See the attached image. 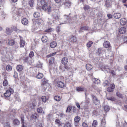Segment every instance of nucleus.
<instances>
[{"instance_id":"nucleus-1","label":"nucleus","mask_w":127,"mask_h":127,"mask_svg":"<svg viewBox=\"0 0 127 127\" xmlns=\"http://www.w3.org/2000/svg\"><path fill=\"white\" fill-rule=\"evenodd\" d=\"M40 3L42 5V8L43 10L47 11L48 13L51 12V7L49 5H48L44 0H41Z\"/></svg>"},{"instance_id":"nucleus-2","label":"nucleus","mask_w":127,"mask_h":127,"mask_svg":"<svg viewBox=\"0 0 127 127\" xmlns=\"http://www.w3.org/2000/svg\"><path fill=\"white\" fill-rule=\"evenodd\" d=\"M91 96L92 97V101L94 104L96 105L99 103V100L97 99L95 96L93 95L92 94Z\"/></svg>"},{"instance_id":"nucleus-3","label":"nucleus","mask_w":127,"mask_h":127,"mask_svg":"<svg viewBox=\"0 0 127 127\" xmlns=\"http://www.w3.org/2000/svg\"><path fill=\"white\" fill-rule=\"evenodd\" d=\"M62 22L60 23V25L62 24H65L68 23V16L65 15H64L63 18L62 19Z\"/></svg>"},{"instance_id":"nucleus-4","label":"nucleus","mask_w":127,"mask_h":127,"mask_svg":"<svg viewBox=\"0 0 127 127\" xmlns=\"http://www.w3.org/2000/svg\"><path fill=\"white\" fill-rule=\"evenodd\" d=\"M90 29L87 26L82 27L80 28L79 31V33H81L83 32L84 31H88Z\"/></svg>"},{"instance_id":"nucleus-5","label":"nucleus","mask_w":127,"mask_h":127,"mask_svg":"<svg viewBox=\"0 0 127 127\" xmlns=\"http://www.w3.org/2000/svg\"><path fill=\"white\" fill-rule=\"evenodd\" d=\"M69 40V41L73 43L77 41V39L76 37L75 36H74L73 35H71Z\"/></svg>"},{"instance_id":"nucleus-6","label":"nucleus","mask_w":127,"mask_h":127,"mask_svg":"<svg viewBox=\"0 0 127 127\" xmlns=\"http://www.w3.org/2000/svg\"><path fill=\"white\" fill-rule=\"evenodd\" d=\"M103 46L105 48H109L111 47L110 42L108 41H105L104 42Z\"/></svg>"},{"instance_id":"nucleus-7","label":"nucleus","mask_w":127,"mask_h":127,"mask_svg":"<svg viewBox=\"0 0 127 127\" xmlns=\"http://www.w3.org/2000/svg\"><path fill=\"white\" fill-rule=\"evenodd\" d=\"M68 61V58L66 57L63 58L61 60V63L64 64L65 65L67 64Z\"/></svg>"},{"instance_id":"nucleus-8","label":"nucleus","mask_w":127,"mask_h":127,"mask_svg":"<svg viewBox=\"0 0 127 127\" xmlns=\"http://www.w3.org/2000/svg\"><path fill=\"white\" fill-rule=\"evenodd\" d=\"M57 85L58 87L60 88H63L64 86V84L62 81H58L57 82Z\"/></svg>"},{"instance_id":"nucleus-9","label":"nucleus","mask_w":127,"mask_h":127,"mask_svg":"<svg viewBox=\"0 0 127 127\" xmlns=\"http://www.w3.org/2000/svg\"><path fill=\"white\" fill-rule=\"evenodd\" d=\"M119 32L120 33L123 34L125 33L126 31V28L124 27L121 28L119 29Z\"/></svg>"},{"instance_id":"nucleus-10","label":"nucleus","mask_w":127,"mask_h":127,"mask_svg":"<svg viewBox=\"0 0 127 127\" xmlns=\"http://www.w3.org/2000/svg\"><path fill=\"white\" fill-rule=\"evenodd\" d=\"M57 45V43L56 41H53L50 44V47L52 48H54L56 47Z\"/></svg>"},{"instance_id":"nucleus-11","label":"nucleus","mask_w":127,"mask_h":127,"mask_svg":"<svg viewBox=\"0 0 127 127\" xmlns=\"http://www.w3.org/2000/svg\"><path fill=\"white\" fill-rule=\"evenodd\" d=\"M11 92L7 90L6 92L3 95L4 96H5L6 98L7 97H9L11 95Z\"/></svg>"},{"instance_id":"nucleus-12","label":"nucleus","mask_w":127,"mask_h":127,"mask_svg":"<svg viewBox=\"0 0 127 127\" xmlns=\"http://www.w3.org/2000/svg\"><path fill=\"white\" fill-rule=\"evenodd\" d=\"M68 16V22H70L72 20H75V19H76V15L74 16V19H73V17H71L70 16Z\"/></svg>"},{"instance_id":"nucleus-13","label":"nucleus","mask_w":127,"mask_h":127,"mask_svg":"<svg viewBox=\"0 0 127 127\" xmlns=\"http://www.w3.org/2000/svg\"><path fill=\"white\" fill-rule=\"evenodd\" d=\"M44 21L43 20L41 19H36L35 22L38 25H40L43 23Z\"/></svg>"},{"instance_id":"nucleus-14","label":"nucleus","mask_w":127,"mask_h":127,"mask_svg":"<svg viewBox=\"0 0 127 127\" xmlns=\"http://www.w3.org/2000/svg\"><path fill=\"white\" fill-rule=\"evenodd\" d=\"M22 23L24 25H26L28 23V20L26 18H23L22 20Z\"/></svg>"},{"instance_id":"nucleus-15","label":"nucleus","mask_w":127,"mask_h":127,"mask_svg":"<svg viewBox=\"0 0 127 127\" xmlns=\"http://www.w3.org/2000/svg\"><path fill=\"white\" fill-rule=\"evenodd\" d=\"M15 43V42L14 40L11 39L9 40L8 44L10 46H13L14 45Z\"/></svg>"},{"instance_id":"nucleus-16","label":"nucleus","mask_w":127,"mask_h":127,"mask_svg":"<svg viewBox=\"0 0 127 127\" xmlns=\"http://www.w3.org/2000/svg\"><path fill=\"white\" fill-rule=\"evenodd\" d=\"M76 90L78 92H82L84 91L85 89L84 88L81 87H79L76 88Z\"/></svg>"},{"instance_id":"nucleus-17","label":"nucleus","mask_w":127,"mask_h":127,"mask_svg":"<svg viewBox=\"0 0 127 127\" xmlns=\"http://www.w3.org/2000/svg\"><path fill=\"white\" fill-rule=\"evenodd\" d=\"M16 68L18 71H21L23 70V66L21 65H19L17 66Z\"/></svg>"},{"instance_id":"nucleus-18","label":"nucleus","mask_w":127,"mask_h":127,"mask_svg":"<svg viewBox=\"0 0 127 127\" xmlns=\"http://www.w3.org/2000/svg\"><path fill=\"white\" fill-rule=\"evenodd\" d=\"M126 20L125 18H123L121 19L120 21V24L122 25H125L126 23Z\"/></svg>"},{"instance_id":"nucleus-19","label":"nucleus","mask_w":127,"mask_h":127,"mask_svg":"<svg viewBox=\"0 0 127 127\" xmlns=\"http://www.w3.org/2000/svg\"><path fill=\"white\" fill-rule=\"evenodd\" d=\"M121 14L119 13H115L114 15V17L116 19H119L121 17Z\"/></svg>"},{"instance_id":"nucleus-20","label":"nucleus","mask_w":127,"mask_h":127,"mask_svg":"<svg viewBox=\"0 0 127 127\" xmlns=\"http://www.w3.org/2000/svg\"><path fill=\"white\" fill-rule=\"evenodd\" d=\"M64 3L66 7L69 8L71 7V2L69 1H68L65 2L64 1V3Z\"/></svg>"},{"instance_id":"nucleus-21","label":"nucleus","mask_w":127,"mask_h":127,"mask_svg":"<svg viewBox=\"0 0 127 127\" xmlns=\"http://www.w3.org/2000/svg\"><path fill=\"white\" fill-rule=\"evenodd\" d=\"M41 40L43 43H46L47 42L48 38L46 36H43L42 37Z\"/></svg>"},{"instance_id":"nucleus-22","label":"nucleus","mask_w":127,"mask_h":127,"mask_svg":"<svg viewBox=\"0 0 127 127\" xmlns=\"http://www.w3.org/2000/svg\"><path fill=\"white\" fill-rule=\"evenodd\" d=\"M52 16L53 18L55 19V20H58V14L56 12H54L52 14Z\"/></svg>"},{"instance_id":"nucleus-23","label":"nucleus","mask_w":127,"mask_h":127,"mask_svg":"<svg viewBox=\"0 0 127 127\" xmlns=\"http://www.w3.org/2000/svg\"><path fill=\"white\" fill-rule=\"evenodd\" d=\"M86 68L87 70H90L92 69V66L90 64H88L86 65Z\"/></svg>"},{"instance_id":"nucleus-24","label":"nucleus","mask_w":127,"mask_h":127,"mask_svg":"<svg viewBox=\"0 0 127 127\" xmlns=\"http://www.w3.org/2000/svg\"><path fill=\"white\" fill-rule=\"evenodd\" d=\"M43 76V73H39L37 75L36 77L37 79H40L42 78Z\"/></svg>"},{"instance_id":"nucleus-25","label":"nucleus","mask_w":127,"mask_h":127,"mask_svg":"<svg viewBox=\"0 0 127 127\" xmlns=\"http://www.w3.org/2000/svg\"><path fill=\"white\" fill-rule=\"evenodd\" d=\"M98 124L96 120H94L93 121L92 124V126L93 127H96Z\"/></svg>"},{"instance_id":"nucleus-26","label":"nucleus","mask_w":127,"mask_h":127,"mask_svg":"<svg viewBox=\"0 0 127 127\" xmlns=\"http://www.w3.org/2000/svg\"><path fill=\"white\" fill-rule=\"evenodd\" d=\"M8 84V81L7 79H4L3 83V86H6Z\"/></svg>"},{"instance_id":"nucleus-27","label":"nucleus","mask_w":127,"mask_h":127,"mask_svg":"<svg viewBox=\"0 0 127 127\" xmlns=\"http://www.w3.org/2000/svg\"><path fill=\"white\" fill-rule=\"evenodd\" d=\"M40 14L38 12H35L33 14V16L35 18H37L40 16Z\"/></svg>"},{"instance_id":"nucleus-28","label":"nucleus","mask_w":127,"mask_h":127,"mask_svg":"<svg viewBox=\"0 0 127 127\" xmlns=\"http://www.w3.org/2000/svg\"><path fill=\"white\" fill-rule=\"evenodd\" d=\"M28 106L29 107H30L31 109L33 108L35 106V105L34 103H30L28 104Z\"/></svg>"},{"instance_id":"nucleus-29","label":"nucleus","mask_w":127,"mask_h":127,"mask_svg":"<svg viewBox=\"0 0 127 127\" xmlns=\"http://www.w3.org/2000/svg\"><path fill=\"white\" fill-rule=\"evenodd\" d=\"M6 34L8 35H10L11 32V30L8 28H7L6 29Z\"/></svg>"},{"instance_id":"nucleus-30","label":"nucleus","mask_w":127,"mask_h":127,"mask_svg":"<svg viewBox=\"0 0 127 127\" xmlns=\"http://www.w3.org/2000/svg\"><path fill=\"white\" fill-rule=\"evenodd\" d=\"M106 98L108 100H110L112 101H114L116 100L115 98L113 96L107 97Z\"/></svg>"},{"instance_id":"nucleus-31","label":"nucleus","mask_w":127,"mask_h":127,"mask_svg":"<svg viewBox=\"0 0 127 127\" xmlns=\"http://www.w3.org/2000/svg\"><path fill=\"white\" fill-rule=\"evenodd\" d=\"M103 68L104 69V70L105 71H106L107 72H108V71L110 70L109 67L106 65L104 66L103 67Z\"/></svg>"},{"instance_id":"nucleus-32","label":"nucleus","mask_w":127,"mask_h":127,"mask_svg":"<svg viewBox=\"0 0 127 127\" xmlns=\"http://www.w3.org/2000/svg\"><path fill=\"white\" fill-rule=\"evenodd\" d=\"M54 62V59L53 57L50 58L49 60V64L50 65L53 64Z\"/></svg>"},{"instance_id":"nucleus-33","label":"nucleus","mask_w":127,"mask_h":127,"mask_svg":"<svg viewBox=\"0 0 127 127\" xmlns=\"http://www.w3.org/2000/svg\"><path fill=\"white\" fill-rule=\"evenodd\" d=\"M25 42L22 39H20V45L21 47H23L25 45Z\"/></svg>"},{"instance_id":"nucleus-34","label":"nucleus","mask_w":127,"mask_h":127,"mask_svg":"<svg viewBox=\"0 0 127 127\" xmlns=\"http://www.w3.org/2000/svg\"><path fill=\"white\" fill-rule=\"evenodd\" d=\"M54 99L57 101H59L60 100L61 98L58 95H56L54 97Z\"/></svg>"},{"instance_id":"nucleus-35","label":"nucleus","mask_w":127,"mask_h":127,"mask_svg":"<svg viewBox=\"0 0 127 127\" xmlns=\"http://www.w3.org/2000/svg\"><path fill=\"white\" fill-rule=\"evenodd\" d=\"M6 68V70L8 71H11L12 69L11 66L9 65H8L7 66Z\"/></svg>"},{"instance_id":"nucleus-36","label":"nucleus","mask_w":127,"mask_h":127,"mask_svg":"<svg viewBox=\"0 0 127 127\" xmlns=\"http://www.w3.org/2000/svg\"><path fill=\"white\" fill-rule=\"evenodd\" d=\"M29 4L30 6L32 7H33L34 4V1L33 0H30L29 2Z\"/></svg>"},{"instance_id":"nucleus-37","label":"nucleus","mask_w":127,"mask_h":127,"mask_svg":"<svg viewBox=\"0 0 127 127\" xmlns=\"http://www.w3.org/2000/svg\"><path fill=\"white\" fill-rule=\"evenodd\" d=\"M13 123L15 125H18L20 124V122L17 119H14V120Z\"/></svg>"},{"instance_id":"nucleus-38","label":"nucleus","mask_w":127,"mask_h":127,"mask_svg":"<svg viewBox=\"0 0 127 127\" xmlns=\"http://www.w3.org/2000/svg\"><path fill=\"white\" fill-rule=\"evenodd\" d=\"M93 43V42L91 41H90L87 43V46L88 47H90L91 46Z\"/></svg>"},{"instance_id":"nucleus-39","label":"nucleus","mask_w":127,"mask_h":127,"mask_svg":"<svg viewBox=\"0 0 127 127\" xmlns=\"http://www.w3.org/2000/svg\"><path fill=\"white\" fill-rule=\"evenodd\" d=\"M80 120V118L79 117H76L74 119V120L76 123H77Z\"/></svg>"},{"instance_id":"nucleus-40","label":"nucleus","mask_w":127,"mask_h":127,"mask_svg":"<svg viewBox=\"0 0 127 127\" xmlns=\"http://www.w3.org/2000/svg\"><path fill=\"white\" fill-rule=\"evenodd\" d=\"M102 126L103 127L106 124V121L105 119L104 118L102 119L101 121V124Z\"/></svg>"},{"instance_id":"nucleus-41","label":"nucleus","mask_w":127,"mask_h":127,"mask_svg":"<svg viewBox=\"0 0 127 127\" xmlns=\"http://www.w3.org/2000/svg\"><path fill=\"white\" fill-rule=\"evenodd\" d=\"M90 8V7L87 5H84V9L85 11H86L89 9Z\"/></svg>"},{"instance_id":"nucleus-42","label":"nucleus","mask_w":127,"mask_h":127,"mask_svg":"<svg viewBox=\"0 0 127 127\" xmlns=\"http://www.w3.org/2000/svg\"><path fill=\"white\" fill-rule=\"evenodd\" d=\"M94 82L96 84H98L100 83V80H99L98 79H94Z\"/></svg>"},{"instance_id":"nucleus-43","label":"nucleus","mask_w":127,"mask_h":127,"mask_svg":"<svg viewBox=\"0 0 127 127\" xmlns=\"http://www.w3.org/2000/svg\"><path fill=\"white\" fill-rule=\"evenodd\" d=\"M42 84L44 85L47 83V81L45 78H43L41 80Z\"/></svg>"},{"instance_id":"nucleus-44","label":"nucleus","mask_w":127,"mask_h":127,"mask_svg":"<svg viewBox=\"0 0 127 127\" xmlns=\"http://www.w3.org/2000/svg\"><path fill=\"white\" fill-rule=\"evenodd\" d=\"M104 6L107 8H109L110 6V4L109 2L108 1H106L104 5Z\"/></svg>"},{"instance_id":"nucleus-45","label":"nucleus","mask_w":127,"mask_h":127,"mask_svg":"<svg viewBox=\"0 0 127 127\" xmlns=\"http://www.w3.org/2000/svg\"><path fill=\"white\" fill-rule=\"evenodd\" d=\"M118 97L121 98L123 97L122 95L120 94V93L118 92H117L116 93Z\"/></svg>"},{"instance_id":"nucleus-46","label":"nucleus","mask_w":127,"mask_h":127,"mask_svg":"<svg viewBox=\"0 0 127 127\" xmlns=\"http://www.w3.org/2000/svg\"><path fill=\"white\" fill-rule=\"evenodd\" d=\"M37 112L39 113H41L42 112L43 109L42 108L40 107L37 108Z\"/></svg>"},{"instance_id":"nucleus-47","label":"nucleus","mask_w":127,"mask_h":127,"mask_svg":"<svg viewBox=\"0 0 127 127\" xmlns=\"http://www.w3.org/2000/svg\"><path fill=\"white\" fill-rule=\"evenodd\" d=\"M55 2L57 3H59L61 2L62 3H64V0H54Z\"/></svg>"},{"instance_id":"nucleus-48","label":"nucleus","mask_w":127,"mask_h":127,"mask_svg":"<svg viewBox=\"0 0 127 127\" xmlns=\"http://www.w3.org/2000/svg\"><path fill=\"white\" fill-rule=\"evenodd\" d=\"M72 109V107L71 106H68L66 111V112H70L71 110Z\"/></svg>"},{"instance_id":"nucleus-49","label":"nucleus","mask_w":127,"mask_h":127,"mask_svg":"<svg viewBox=\"0 0 127 127\" xmlns=\"http://www.w3.org/2000/svg\"><path fill=\"white\" fill-rule=\"evenodd\" d=\"M56 53V52H54L53 53L50 54L48 55L47 56V57L48 58H49L50 57L53 56L55 55Z\"/></svg>"},{"instance_id":"nucleus-50","label":"nucleus","mask_w":127,"mask_h":127,"mask_svg":"<svg viewBox=\"0 0 127 127\" xmlns=\"http://www.w3.org/2000/svg\"><path fill=\"white\" fill-rule=\"evenodd\" d=\"M104 110L105 112H107L109 110V108L108 106H106L104 107Z\"/></svg>"},{"instance_id":"nucleus-51","label":"nucleus","mask_w":127,"mask_h":127,"mask_svg":"<svg viewBox=\"0 0 127 127\" xmlns=\"http://www.w3.org/2000/svg\"><path fill=\"white\" fill-rule=\"evenodd\" d=\"M110 88L112 90H113L114 91L115 88V85L114 84H111L110 85Z\"/></svg>"},{"instance_id":"nucleus-52","label":"nucleus","mask_w":127,"mask_h":127,"mask_svg":"<svg viewBox=\"0 0 127 127\" xmlns=\"http://www.w3.org/2000/svg\"><path fill=\"white\" fill-rule=\"evenodd\" d=\"M41 99L42 101L44 102H45L46 100V96H43L41 97Z\"/></svg>"},{"instance_id":"nucleus-53","label":"nucleus","mask_w":127,"mask_h":127,"mask_svg":"<svg viewBox=\"0 0 127 127\" xmlns=\"http://www.w3.org/2000/svg\"><path fill=\"white\" fill-rule=\"evenodd\" d=\"M110 73L113 76H114L116 75V73L113 70H111L110 71Z\"/></svg>"},{"instance_id":"nucleus-54","label":"nucleus","mask_w":127,"mask_h":127,"mask_svg":"<svg viewBox=\"0 0 127 127\" xmlns=\"http://www.w3.org/2000/svg\"><path fill=\"white\" fill-rule=\"evenodd\" d=\"M90 101L89 100V99H87L86 100V101L85 102V103L87 105H88L90 103Z\"/></svg>"},{"instance_id":"nucleus-55","label":"nucleus","mask_w":127,"mask_h":127,"mask_svg":"<svg viewBox=\"0 0 127 127\" xmlns=\"http://www.w3.org/2000/svg\"><path fill=\"white\" fill-rule=\"evenodd\" d=\"M67 127H71V123L68 122H67L65 125Z\"/></svg>"},{"instance_id":"nucleus-56","label":"nucleus","mask_w":127,"mask_h":127,"mask_svg":"<svg viewBox=\"0 0 127 127\" xmlns=\"http://www.w3.org/2000/svg\"><path fill=\"white\" fill-rule=\"evenodd\" d=\"M34 56L33 52L32 51H31L30 52L29 54V57L31 58L32 57Z\"/></svg>"},{"instance_id":"nucleus-57","label":"nucleus","mask_w":127,"mask_h":127,"mask_svg":"<svg viewBox=\"0 0 127 127\" xmlns=\"http://www.w3.org/2000/svg\"><path fill=\"white\" fill-rule=\"evenodd\" d=\"M11 28L13 30L15 31H17L18 30V29H17L15 26H13L12 27H11Z\"/></svg>"},{"instance_id":"nucleus-58","label":"nucleus","mask_w":127,"mask_h":127,"mask_svg":"<svg viewBox=\"0 0 127 127\" xmlns=\"http://www.w3.org/2000/svg\"><path fill=\"white\" fill-rule=\"evenodd\" d=\"M104 85L105 86L106 85H109L108 81L107 80H105L103 83Z\"/></svg>"},{"instance_id":"nucleus-59","label":"nucleus","mask_w":127,"mask_h":127,"mask_svg":"<svg viewBox=\"0 0 127 127\" xmlns=\"http://www.w3.org/2000/svg\"><path fill=\"white\" fill-rule=\"evenodd\" d=\"M59 116L63 118L65 116V114H63V113H60V115H59Z\"/></svg>"},{"instance_id":"nucleus-60","label":"nucleus","mask_w":127,"mask_h":127,"mask_svg":"<svg viewBox=\"0 0 127 127\" xmlns=\"http://www.w3.org/2000/svg\"><path fill=\"white\" fill-rule=\"evenodd\" d=\"M21 121L22 124H25V123L24 122V117L23 116L21 117Z\"/></svg>"},{"instance_id":"nucleus-61","label":"nucleus","mask_w":127,"mask_h":127,"mask_svg":"<svg viewBox=\"0 0 127 127\" xmlns=\"http://www.w3.org/2000/svg\"><path fill=\"white\" fill-rule=\"evenodd\" d=\"M107 91L109 92H113L114 91L112 90L111 89L109 88H108L107 89Z\"/></svg>"},{"instance_id":"nucleus-62","label":"nucleus","mask_w":127,"mask_h":127,"mask_svg":"<svg viewBox=\"0 0 127 127\" xmlns=\"http://www.w3.org/2000/svg\"><path fill=\"white\" fill-rule=\"evenodd\" d=\"M82 125L83 127H88V125L85 122H84L82 123Z\"/></svg>"},{"instance_id":"nucleus-63","label":"nucleus","mask_w":127,"mask_h":127,"mask_svg":"<svg viewBox=\"0 0 127 127\" xmlns=\"http://www.w3.org/2000/svg\"><path fill=\"white\" fill-rule=\"evenodd\" d=\"M101 49L100 48H99L97 52V53L98 54H101Z\"/></svg>"},{"instance_id":"nucleus-64","label":"nucleus","mask_w":127,"mask_h":127,"mask_svg":"<svg viewBox=\"0 0 127 127\" xmlns=\"http://www.w3.org/2000/svg\"><path fill=\"white\" fill-rule=\"evenodd\" d=\"M56 123L59 124L60 123V121L58 119H56L55 121Z\"/></svg>"}]
</instances>
